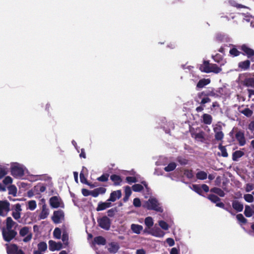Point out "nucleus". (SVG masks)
Wrapping results in <instances>:
<instances>
[{"instance_id": "nucleus-1", "label": "nucleus", "mask_w": 254, "mask_h": 254, "mask_svg": "<svg viewBox=\"0 0 254 254\" xmlns=\"http://www.w3.org/2000/svg\"><path fill=\"white\" fill-rule=\"evenodd\" d=\"M27 172L26 168L22 164L13 163L11 165V174L15 178H22Z\"/></svg>"}, {"instance_id": "nucleus-2", "label": "nucleus", "mask_w": 254, "mask_h": 254, "mask_svg": "<svg viewBox=\"0 0 254 254\" xmlns=\"http://www.w3.org/2000/svg\"><path fill=\"white\" fill-rule=\"evenodd\" d=\"M142 206L149 210H154L158 212H162L163 210L160 204L154 197H150L147 201L144 202Z\"/></svg>"}, {"instance_id": "nucleus-3", "label": "nucleus", "mask_w": 254, "mask_h": 254, "mask_svg": "<svg viewBox=\"0 0 254 254\" xmlns=\"http://www.w3.org/2000/svg\"><path fill=\"white\" fill-rule=\"evenodd\" d=\"M20 236L24 237L23 242L27 243L29 242L32 238V233L31 229L28 227H24L19 231Z\"/></svg>"}, {"instance_id": "nucleus-4", "label": "nucleus", "mask_w": 254, "mask_h": 254, "mask_svg": "<svg viewBox=\"0 0 254 254\" xmlns=\"http://www.w3.org/2000/svg\"><path fill=\"white\" fill-rule=\"evenodd\" d=\"M46 190V188L44 185L38 184L32 189L31 191L28 192V196L31 197L34 195L40 194L44 192Z\"/></svg>"}, {"instance_id": "nucleus-5", "label": "nucleus", "mask_w": 254, "mask_h": 254, "mask_svg": "<svg viewBox=\"0 0 254 254\" xmlns=\"http://www.w3.org/2000/svg\"><path fill=\"white\" fill-rule=\"evenodd\" d=\"M2 233L4 240L7 242L11 240L17 234L14 230L11 229L5 230L4 228H2Z\"/></svg>"}, {"instance_id": "nucleus-6", "label": "nucleus", "mask_w": 254, "mask_h": 254, "mask_svg": "<svg viewBox=\"0 0 254 254\" xmlns=\"http://www.w3.org/2000/svg\"><path fill=\"white\" fill-rule=\"evenodd\" d=\"M9 211V203L6 201H0V215L5 216Z\"/></svg>"}, {"instance_id": "nucleus-7", "label": "nucleus", "mask_w": 254, "mask_h": 254, "mask_svg": "<svg viewBox=\"0 0 254 254\" xmlns=\"http://www.w3.org/2000/svg\"><path fill=\"white\" fill-rule=\"evenodd\" d=\"M7 253L8 254H24L21 250H19L14 245H7Z\"/></svg>"}, {"instance_id": "nucleus-8", "label": "nucleus", "mask_w": 254, "mask_h": 254, "mask_svg": "<svg viewBox=\"0 0 254 254\" xmlns=\"http://www.w3.org/2000/svg\"><path fill=\"white\" fill-rule=\"evenodd\" d=\"M64 214L63 211L58 210L55 211L52 217V219L55 223H59L64 219Z\"/></svg>"}, {"instance_id": "nucleus-9", "label": "nucleus", "mask_w": 254, "mask_h": 254, "mask_svg": "<svg viewBox=\"0 0 254 254\" xmlns=\"http://www.w3.org/2000/svg\"><path fill=\"white\" fill-rule=\"evenodd\" d=\"M99 226L103 229L108 230L110 227V219L106 216L103 217L98 220Z\"/></svg>"}, {"instance_id": "nucleus-10", "label": "nucleus", "mask_w": 254, "mask_h": 254, "mask_svg": "<svg viewBox=\"0 0 254 254\" xmlns=\"http://www.w3.org/2000/svg\"><path fill=\"white\" fill-rule=\"evenodd\" d=\"M50 203L51 206L54 208L63 207V204L61 199L57 196H53L51 197L50 199Z\"/></svg>"}, {"instance_id": "nucleus-11", "label": "nucleus", "mask_w": 254, "mask_h": 254, "mask_svg": "<svg viewBox=\"0 0 254 254\" xmlns=\"http://www.w3.org/2000/svg\"><path fill=\"white\" fill-rule=\"evenodd\" d=\"M21 211V206L20 204L17 203L14 206V209L12 211V215L15 220H17L20 219Z\"/></svg>"}, {"instance_id": "nucleus-12", "label": "nucleus", "mask_w": 254, "mask_h": 254, "mask_svg": "<svg viewBox=\"0 0 254 254\" xmlns=\"http://www.w3.org/2000/svg\"><path fill=\"white\" fill-rule=\"evenodd\" d=\"M150 234L156 237L162 238L164 236L165 233L158 227H154L150 231Z\"/></svg>"}, {"instance_id": "nucleus-13", "label": "nucleus", "mask_w": 254, "mask_h": 254, "mask_svg": "<svg viewBox=\"0 0 254 254\" xmlns=\"http://www.w3.org/2000/svg\"><path fill=\"white\" fill-rule=\"evenodd\" d=\"M49 249L51 251H59L62 248V245L60 243H56L52 240L49 242Z\"/></svg>"}, {"instance_id": "nucleus-14", "label": "nucleus", "mask_w": 254, "mask_h": 254, "mask_svg": "<svg viewBox=\"0 0 254 254\" xmlns=\"http://www.w3.org/2000/svg\"><path fill=\"white\" fill-rule=\"evenodd\" d=\"M122 196L121 191L118 190L112 192L110 194V197L108 199V201L114 202L116 200L119 199Z\"/></svg>"}, {"instance_id": "nucleus-15", "label": "nucleus", "mask_w": 254, "mask_h": 254, "mask_svg": "<svg viewBox=\"0 0 254 254\" xmlns=\"http://www.w3.org/2000/svg\"><path fill=\"white\" fill-rule=\"evenodd\" d=\"M236 138L239 142L240 145L243 146L246 143V139L244 136V133L242 131H239L236 134Z\"/></svg>"}, {"instance_id": "nucleus-16", "label": "nucleus", "mask_w": 254, "mask_h": 254, "mask_svg": "<svg viewBox=\"0 0 254 254\" xmlns=\"http://www.w3.org/2000/svg\"><path fill=\"white\" fill-rule=\"evenodd\" d=\"M214 131L215 133V139L218 140H221L223 139L224 134L221 131V127L219 126H216L214 127Z\"/></svg>"}, {"instance_id": "nucleus-17", "label": "nucleus", "mask_w": 254, "mask_h": 254, "mask_svg": "<svg viewBox=\"0 0 254 254\" xmlns=\"http://www.w3.org/2000/svg\"><path fill=\"white\" fill-rule=\"evenodd\" d=\"M244 214L247 217H250L254 214V205H246L244 211Z\"/></svg>"}, {"instance_id": "nucleus-18", "label": "nucleus", "mask_w": 254, "mask_h": 254, "mask_svg": "<svg viewBox=\"0 0 254 254\" xmlns=\"http://www.w3.org/2000/svg\"><path fill=\"white\" fill-rule=\"evenodd\" d=\"M119 249V245L117 243L112 242L108 245V250L112 253H116Z\"/></svg>"}, {"instance_id": "nucleus-19", "label": "nucleus", "mask_w": 254, "mask_h": 254, "mask_svg": "<svg viewBox=\"0 0 254 254\" xmlns=\"http://www.w3.org/2000/svg\"><path fill=\"white\" fill-rule=\"evenodd\" d=\"M208 198L212 202L216 203V206L220 207H223L224 204L222 202H219L220 201V199L217 196L211 194L208 196Z\"/></svg>"}, {"instance_id": "nucleus-20", "label": "nucleus", "mask_w": 254, "mask_h": 254, "mask_svg": "<svg viewBox=\"0 0 254 254\" xmlns=\"http://www.w3.org/2000/svg\"><path fill=\"white\" fill-rule=\"evenodd\" d=\"M212 64H209L207 62H204L203 64H201L199 69L200 70L206 73H209L210 71V66Z\"/></svg>"}, {"instance_id": "nucleus-21", "label": "nucleus", "mask_w": 254, "mask_h": 254, "mask_svg": "<svg viewBox=\"0 0 254 254\" xmlns=\"http://www.w3.org/2000/svg\"><path fill=\"white\" fill-rule=\"evenodd\" d=\"M49 209L47 208L46 204H43L42 206V209L41 212L39 215L40 219H44L46 218L49 215Z\"/></svg>"}, {"instance_id": "nucleus-22", "label": "nucleus", "mask_w": 254, "mask_h": 254, "mask_svg": "<svg viewBox=\"0 0 254 254\" xmlns=\"http://www.w3.org/2000/svg\"><path fill=\"white\" fill-rule=\"evenodd\" d=\"M232 206L234 209L238 212H241L243 209V204L238 200H234L232 202Z\"/></svg>"}, {"instance_id": "nucleus-23", "label": "nucleus", "mask_w": 254, "mask_h": 254, "mask_svg": "<svg viewBox=\"0 0 254 254\" xmlns=\"http://www.w3.org/2000/svg\"><path fill=\"white\" fill-rule=\"evenodd\" d=\"M111 206V203L110 202H105L99 203L96 208L97 211L103 210L107 208L110 207Z\"/></svg>"}, {"instance_id": "nucleus-24", "label": "nucleus", "mask_w": 254, "mask_h": 254, "mask_svg": "<svg viewBox=\"0 0 254 254\" xmlns=\"http://www.w3.org/2000/svg\"><path fill=\"white\" fill-rule=\"evenodd\" d=\"M130 228L132 232L137 234H140L143 230V227L138 224H132Z\"/></svg>"}, {"instance_id": "nucleus-25", "label": "nucleus", "mask_w": 254, "mask_h": 254, "mask_svg": "<svg viewBox=\"0 0 254 254\" xmlns=\"http://www.w3.org/2000/svg\"><path fill=\"white\" fill-rule=\"evenodd\" d=\"M43 175H28L26 179L31 182H35L38 180H41L44 178Z\"/></svg>"}, {"instance_id": "nucleus-26", "label": "nucleus", "mask_w": 254, "mask_h": 254, "mask_svg": "<svg viewBox=\"0 0 254 254\" xmlns=\"http://www.w3.org/2000/svg\"><path fill=\"white\" fill-rule=\"evenodd\" d=\"M241 49L245 52L248 57L253 56L254 54V50L249 48L245 45L242 46Z\"/></svg>"}, {"instance_id": "nucleus-27", "label": "nucleus", "mask_w": 254, "mask_h": 254, "mask_svg": "<svg viewBox=\"0 0 254 254\" xmlns=\"http://www.w3.org/2000/svg\"><path fill=\"white\" fill-rule=\"evenodd\" d=\"M210 82L209 79H200L197 84L196 87L199 88H201L204 86L208 85Z\"/></svg>"}, {"instance_id": "nucleus-28", "label": "nucleus", "mask_w": 254, "mask_h": 254, "mask_svg": "<svg viewBox=\"0 0 254 254\" xmlns=\"http://www.w3.org/2000/svg\"><path fill=\"white\" fill-rule=\"evenodd\" d=\"M193 135L195 139L197 141L203 142L205 140L204 133L202 131L194 134Z\"/></svg>"}, {"instance_id": "nucleus-29", "label": "nucleus", "mask_w": 254, "mask_h": 254, "mask_svg": "<svg viewBox=\"0 0 254 254\" xmlns=\"http://www.w3.org/2000/svg\"><path fill=\"white\" fill-rule=\"evenodd\" d=\"M210 72H214L215 73H218L222 70V68L216 64H212L210 66Z\"/></svg>"}, {"instance_id": "nucleus-30", "label": "nucleus", "mask_w": 254, "mask_h": 254, "mask_svg": "<svg viewBox=\"0 0 254 254\" xmlns=\"http://www.w3.org/2000/svg\"><path fill=\"white\" fill-rule=\"evenodd\" d=\"M244 155V153L240 150H238L234 152L233 154V160L234 161H237L239 158H241Z\"/></svg>"}, {"instance_id": "nucleus-31", "label": "nucleus", "mask_w": 254, "mask_h": 254, "mask_svg": "<svg viewBox=\"0 0 254 254\" xmlns=\"http://www.w3.org/2000/svg\"><path fill=\"white\" fill-rule=\"evenodd\" d=\"M37 207V203L35 200H31L27 202V208L30 210H34Z\"/></svg>"}, {"instance_id": "nucleus-32", "label": "nucleus", "mask_w": 254, "mask_h": 254, "mask_svg": "<svg viewBox=\"0 0 254 254\" xmlns=\"http://www.w3.org/2000/svg\"><path fill=\"white\" fill-rule=\"evenodd\" d=\"M111 180L114 182L115 185H119L122 182V179L120 176L113 175L111 176Z\"/></svg>"}, {"instance_id": "nucleus-33", "label": "nucleus", "mask_w": 254, "mask_h": 254, "mask_svg": "<svg viewBox=\"0 0 254 254\" xmlns=\"http://www.w3.org/2000/svg\"><path fill=\"white\" fill-rule=\"evenodd\" d=\"M144 223L146 227L150 228L153 225L154 221L151 217L148 216L145 219Z\"/></svg>"}, {"instance_id": "nucleus-34", "label": "nucleus", "mask_w": 254, "mask_h": 254, "mask_svg": "<svg viewBox=\"0 0 254 254\" xmlns=\"http://www.w3.org/2000/svg\"><path fill=\"white\" fill-rule=\"evenodd\" d=\"M250 64V61L248 60H247V61H245L244 62H240L239 64V66L242 69L246 70L249 67Z\"/></svg>"}, {"instance_id": "nucleus-35", "label": "nucleus", "mask_w": 254, "mask_h": 254, "mask_svg": "<svg viewBox=\"0 0 254 254\" xmlns=\"http://www.w3.org/2000/svg\"><path fill=\"white\" fill-rule=\"evenodd\" d=\"M203 122L205 124L210 125L212 122V117L210 115L204 114L202 117Z\"/></svg>"}, {"instance_id": "nucleus-36", "label": "nucleus", "mask_w": 254, "mask_h": 254, "mask_svg": "<svg viewBox=\"0 0 254 254\" xmlns=\"http://www.w3.org/2000/svg\"><path fill=\"white\" fill-rule=\"evenodd\" d=\"M6 229H11L15 223L12 220V218L10 217H7L6 221Z\"/></svg>"}, {"instance_id": "nucleus-37", "label": "nucleus", "mask_w": 254, "mask_h": 254, "mask_svg": "<svg viewBox=\"0 0 254 254\" xmlns=\"http://www.w3.org/2000/svg\"><path fill=\"white\" fill-rule=\"evenodd\" d=\"M196 176L198 179L204 180L207 178V174L204 171H200L197 173Z\"/></svg>"}, {"instance_id": "nucleus-38", "label": "nucleus", "mask_w": 254, "mask_h": 254, "mask_svg": "<svg viewBox=\"0 0 254 254\" xmlns=\"http://www.w3.org/2000/svg\"><path fill=\"white\" fill-rule=\"evenodd\" d=\"M159 226L164 230H168L169 228L168 224L163 220H160L158 221Z\"/></svg>"}, {"instance_id": "nucleus-39", "label": "nucleus", "mask_w": 254, "mask_h": 254, "mask_svg": "<svg viewBox=\"0 0 254 254\" xmlns=\"http://www.w3.org/2000/svg\"><path fill=\"white\" fill-rule=\"evenodd\" d=\"M94 242L98 245H105V239L101 236L97 237L94 239Z\"/></svg>"}, {"instance_id": "nucleus-40", "label": "nucleus", "mask_w": 254, "mask_h": 254, "mask_svg": "<svg viewBox=\"0 0 254 254\" xmlns=\"http://www.w3.org/2000/svg\"><path fill=\"white\" fill-rule=\"evenodd\" d=\"M38 250L44 252L47 249V244L43 242H40L38 245Z\"/></svg>"}, {"instance_id": "nucleus-41", "label": "nucleus", "mask_w": 254, "mask_h": 254, "mask_svg": "<svg viewBox=\"0 0 254 254\" xmlns=\"http://www.w3.org/2000/svg\"><path fill=\"white\" fill-rule=\"evenodd\" d=\"M176 163L172 162V163H170V164H169L167 166L165 167L164 170L166 172H170V171L174 170L176 168Z\"/></svg>"}, {"instance_id": "nucleus-42", "label": "nucleus", "mask_w": 254, "mask_h": 254, "mask_svg": "<svg viewBox=\"0 0 254 254\" xmlns=\"http://www.w3.org/2000/svg\"><path fill=\"white\" fill-rule=\"evenodd\" d=\"M9 193L15 196L17 193V188L14 185H11L8 187Z\"/></svg>"}, {"instance_id": "nucleus-43", "label": "nucleus", "mask_w": 254, "mask_h": 254, "mask_svg": "<svg viewBox=\"0 0 254 254\" xmlns=\"http://www.w3.org/2000/svg\"><path fill=\"white\" fill-rule=\"evenodd\" d=\"M211 191L218 194L220 196H221V197L224 196L225 195L224 191L222 190H221L220 189H219V188H213L211 190Z\"/></svg>"}, {"instance_id": "nucleus-44", "label": "nucleus", "mask_w": 254, "mask_h": 254, "mask_svg": "<svg viewBox=\"0 0 254 254\" xmlns=\"http://www.w3.org/2000/svg\"><path fill=\"white\" fill-rule=\"evenodd\" d=\"M218 148L220 150L221 155L223 157H226L228 156V153L227 152V150L225 146H222V144H220L219 145Z\"/></svg>"}, {"instance_id": "nucleus-45", "label": "nucleus", "mask_w": 254, "mask_h": 254, "mask_svg": "<svg viewBox=\"0 0 254 254\" xmlns=\"http://www.w3.org/2000/svg\"><path fill=\"white\" fill-rule=\"evenodd\" d=\"M248 23H250V25L254 27V17L252 16H246L244 19Z\"/></svg>"}, {"instance_id": "nucleus-46", "label": "nucleus", "mask_w": 254, "mask_h": 254, "mask_svg": "<svg viewBox=\"0 0 254 254\" xmlns=\"http://www.w3.org/2000/svg\"><path fill=\"white\" fill-rule=\"evenodd\" d=\"M245 200L248 202H253L254 201V197L253 194H246L244 196Z\"/></svg>"}, {"instance_id": "nucleus-47", "label": "nucleus", "mask_w": 254, "mask_h": 254, "mask_svg": "<svg viewBox=\"0 0 254 254\" xmlns=\"http://www.w3.org/2000/svg\"><path fill=\"white\" fill-rule=\"evenodd\" d=\"M237 219L242 224H245L247 222V219L242 214H239L236 216Z\"/></svg>"}, {"instance_id": "nucleus-48", "label": "nucleus", "mask_w": 254, "mask_h": 254, "mask_svg": "<svg viewBox=\"0 0 254 254\" xmlns=\"http://www.w3.org/2000/svg\"><path fill=\"white\" fill-rule=\"evenodd\" d=\"M61 231L59 228H56L54 231V236L55 238L57 239H60L61 238Z\"/></svg>"}, {"instance_id": "nucleus-49", "label": "nucleus", "mask_w": 254, "mask_h": 254, "mask_svg": "<svg viewBox=\"0 0 254 254\" xmlns=\"http://www.w3.org/2000/svg\"><path fill=\"white\" fill-rule=\"evenodd\" d=\"M191 189L199 194H200L202 191L200 187L196 185H192Z\"/></svg>"}, {"instance_id": "nucleus-50", "label": "nucleus", "mask_w": 254, "mask_h": 254, "mask_svg": "<svg viewBox=\"0 0 254 254\" xmlns=\"http://www.w3.org/2000/svg\"><path fill=\"white\" fill-rule=\"evenodd\" d=\"M143 189V187L140 184H135L132 186V190L134 191H139Z\"/></svg>"}, {"instance_id": "nucleus-51", "label": "nucleus", "mask_w": 254, "mask_h": 254, "mask_svg": "<svg viewBox=\"0 0 254 254\" xmlns=\"http://www.w3.org/2000/svg\"><path fill=\"white\" fill-rule=\"evenodd\" d=\"M12 182V178L9 176L6 177L3 180V183L5 185L11 184Z\"/></svg>"}, {"instance_id": "nucleus-52", "label": "nucleus", "mask_w": 254, "mask_h": 254, "mask_svg": "<svg viewBox=\"0 0 254 254\" xmlns=\"http://www.w3.org/2000/svg\"><path fill=\"white\" fill-rule=\"evenodd\" d=\"M242 113L245 115V116H247V117H250L251 116V115H252L253 114V112L252 111L248 109V108H247V109H245V110H244Z\"/></svg>"}, {"instance_id": "nucleus-53", "label": "nucleus", "mask_w": 254, "mask_h": 254, "mask_svg": "<svg viewBox=\"0 0 254 254\" xmlns=\"http://www.w3.org/2000/svg\"><path fill=\"white\" fill-rule=\"evenodd\" d=\"M229 53L231 55L234 57L238 56L240 54V52L238 51L236 48H233L230 50Z\"/></svg>"}, {"instance_id": "nucleus-54", "label": "nucleus", "mask_w": 254, "mask_h": 254, "mask_svg": "<svg viewBox=\"0 0 254 254\" xmlns=\"http://www.w3.org/2000/svg\"><path fill=\"white\" fill-rule=\"evenodd\" d=\"M125 191V194H126V196L127 197H129L131 193V190L130 188L128 186L126 187Z\"/></svg>"}, {"instance_id": "nucleus-55", "label": "nucleus", "mask_w": 254, "mask_h": 254, "mask_svg": "<svg viewBox=\"0 0 254 254\" xmlns=\"http://www.w3.org/2000/svg\"><path fill=\"white\" fill-rule=\"evenodd\" d=\"M108 175H103L101 177H99L97 180L101 182H106L108 180Z\"/></svg>"}, {"instance_id": "nucleus-56", "label": "nucleus", "mask_w": 254, "mask_h": 254, "mask_svg": "<svg viewBox=\"0 0 254 254\" xmlns=\"http://www.w3.org/2000/svg\"><path fill=\"white\" fill-rule=\"evenodd\" d=\"M133 203L135 207H139L141 206L140 200L138 198H135L134 199Z\"/></svg>"}, {"instance_id": "nucleus-57", "label": "nucleus", "mask_w": 254, "mask_h": 254, "mask_svg": "<svg viewBox=\"0 0 254 254\" xmlns=\"http://www.w3.org/2000/svg\"><path fill=\"white\" fill-rule=\"evenodd\" d=\"M126 180L129 183H134L136 182V178L135 177H127Z\"/></svg>"}, {"instance_id": "nucleus-58", "label": "nucleus", "mask_w": 254, "mask_h": 254, "mask_svg": "<svg viewBox=\"0 0 254 254\" xmlns=\"http://www.w3.org/2000/svg\"><path fill=\"white\" fill-rule=\"evenodd\" d=\"M254 189V186L252 184H248L246 186L245 190L247 192H250Z\"/></svg>"}, {"instance_id": "nucleus-59", "label": "nucleus", "mask_w": 254, "mask_h": 254, "mask_svg": "<svg viewBox=\"0 0 254 254\" xmlns=\"http://www.w3.org/2000/svg\"><path fill=\"white\" fill-rule=\"evenodd\" d=\"M80 179L81 183L83 184H86L87 181L85 177L84 176L83 172L82 171L80 174Z\"/></svg>"}, {"instance_id": "nucleus-60", "label": "nucleus", "mask_w": 254, "mask_h": 254, "mask_svg": "<svg viewBox=\"0 0 254 254\" xmlns=\"http://www.w3.org/2000/svg\"><path fill=\"white\" fill-rule=\"evenodd\" d=\"M166 241L170 247L173 246L175 245L174 240L172 238H167Z\"/></svg>"}, {"instance_id": "nucleus-61", "label": "nucleus", "mask_w": 254, "mask_h": 254, "mask_svg": "<svg viewBox=\"0 0 254 254\" xmlns=\"http://www.w3.org/2000/svg\"><path fill=\"white\" fill-rule=\"evenodd\" d=\"M7 174V171L3 168L0 167V179Z\"/></svg>"}, {"instance_id": "nucleus-62", "label": "nucleus", "mask_w": 254, "mask_h": 254, "mask_svg": "<svg viewBox=\"0 0 254 254\" xmlns=\"http://www.w3.org/2000/svg\"><path fill=\"white\" fill-rule=\"evenodd\" d=\"M96 190H97L98 194L104 193L106 191V189L104 188H99L96 189Z\"/></svg>"}, {"instance_id": "nucleus-63", "label": "nucleus", "mask_w": 254, "mask_h": 254, "mask_svg": "<svg viewBox=\"0 0 254 254\" xmlns=\"http://www.w3.org/2000/svg\"><path fill=\"white\" fill-rule=\"evenodd\" d=\"M82 193L84 196H88L90 195V191L85 189H83L82 190Z\"/></svg>"}, {"instance_id": "nucleus-64", "label": "nucleus", "mask_w": 254, "mask_h": 254, "mask_svg": "<svg viewBox=\"0 0 254 254\" xmlns=\"http://www.w3.org/2000/svg\"><path fill=\"white\" fill-rule=\"evenodd\" d=\"M248 128L252 131H254V121H253L250 123V124L249 125Z\"/></svg>"}]
</instances>
